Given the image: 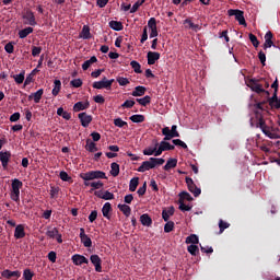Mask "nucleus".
I'll return each instance as SVG.
<instances>
[{
  "label": "nucleus",
  "mask_w": 280,
  "mask_h": 280,
  "mask_svg": "<svg viewBox=\"0 0 280 280\" xmlns=\"http://www.w3.org/2000/svg\"><path fill=\"white\" fill-rule=\"evenodd\" d=\"M140 222L142 226H152V218H150V214L148 213L140 217Z\"/></svg>",
  "instance_id": "obj_30"
},
{
  "label": "nucleus",
  "mask_w": 280,
  "mask_h": 280,
  "mask_svg": "<svg viewBox=\"0 0 280 280\" xmlns=\"http://www.w3.org/2000/svg\"><path fill=\"white\" fill-rule=\"evenodd\" d=\"M229 16H235V21H237L241 25L246 26V19L244 18V11L237 9H230L228 11Z\"/></svg>",
  "instance_id": "obj_8"
},
{
  "label": "nucleus",
  "mask_w": 280,
  "mask_h": 280,
  "mask_svg": "<svg viewBox=\"0 0 280 280\" xmlns=\"http://www.w3.org/2000/svg\"><path fill=\"white\" fill-rule=\"evenodd\" d=\"M271 110H279L280 98L277 96V92H273L272 96L267 100Z\"/></svg>",
  "instance_id": "obj_13"
},
{
  "label": "nucleus",
  "mask_w": 280,
  "mask_h": 280,
  "mask_svg": "<svg viewBox=\"0 0 280 280\" xmlns=\"http://www.w3.org/2000/svg\"><path fill=\"white\" fill-rule=\"evenodd\" d=\"M160 145L162 147V150H164V152H167L170 150H174L175 149L174 144H171L166 140L161 141Z\"/></svg>",
  "instance_id": "obj_41"
},
{
  "label": "nucleus",
  "mask_w": 280,
  "mask_h": 280,
  "mask_svg": "<svg viewBox=\"0 0 280 280\" xmlns=\"http://www.w3.org/2000/svg\"><path fill=\"white\" fill-rule=\"evenodd\" d=\"M14 237L15 240H23L25 237V225L19 224L15 226Z\"/></svg>",
  "instance_id": "obj_21"
},
{
  "label": "nucleus",
  "mask_w": 280,
  "mask_h": 280,
  "mask_svg": "<svg viewBox=\"0 0 280 280\" xmlns=\"http://www.w3.org/2000/svg\"><path fill=\"white\" fill-rule=\"evenodd\" d=\"M249 40L254 47H259V39H257V36L255 34H249Z\"/></svg>",
  "instance_id": "obj_54"
},
{
  "label": "nucleus",
  "mask_w": 280,
  "mask_h": 280,
  "mask_svg": "<svg viewBox=\"0 0 280 280\" xmlns=\"http://www.w3.org/2000/svg\"><path fill=\"white\" fill-rule=\"evenodd\" d=\"M188 253H190V255H192L194 257H196V255H198V253L200 252V249L198 248V245H189L187 247Z\"/></svg>",
  "instance_id": "obj_49"
},
{
  "label": "nucleus",
  "mask_w": 280,
  "mask_h": 280,
  "mask_svg": "<svg viewBox=\"0 0 280 280\" xmlns=\"http://www.w3.org/2000/svg\"><path fill=\"white\" fill-rule=\"evenodd\" d=\"M13 80L16 84H23L25 82V71H22L20 74L13 75Z\"/></svg>",
  "instance_id": "obj_42"
},
{
  "label": "nucleus",
  "mask_w": 280,
  "mask_h": 280,
  "mask_svg": "<svg viewBox=\"0 0 280 280\" xmlns=\"http://www.w3.org/2000/svg\"><path fill=\"white\" fill-rule=\"evenodd\" d=\"M12 159V153L10 151H1L0 152V163L2 165V170H8V165H10V160Z\"/></svg>",
  "instance_id": "obj_10"
},
{
  "label": "nucleus",
  "mask_w": 280,
  "mask_h": 280,
  "mask_svg": "<svg viewBox=\"0 0 280 280\" xmlns=\"http://www.w3.org/2000/svg\"><path fill=\"white\" fill-rule=\"evenodd\" d=\"M179 200H182V202H185V200L191 202V200H194V197H191V195L187 191H182L179 194Z\"/></svg>",
  "instance_id": "obj_39"
},
{
  "label": "nucleus",
  "mask_w": 280,
  "mask_h": 280,
  "mask_svg": "<svg viewBox=\"0 0 280 280\" xmlns=\"http://www.w3.org/2000/svg\"><path fill=\"white\" fill-rule=\"evenodd\" d=\"M90 261L93 264L96 272H102V258L97 254L91 255Z\"/></svg>",
  "instance_id": "obj_15"
},
{
  "label": "nucleus",
  "mask_w": 280,
  "mask_h": 280,
  "mask_svg": "<svg viewBox=\"0 0 280 280\" xmlns=\"http://www.w3.org/2000/svg\"><path fill=\"white\" fill-rule=\"evenodd\" d=\"M143 3H145V0H138L130 9V14H135V12H137V10H139Z\"/></svg>",
  "instance_id": "obj_47"
},
{
  "label": "nucleus",
  "mask_w": 280,
  "mask_h": 280,
  "mask_svg": "<svg viewBox=\"0 0 280 280\" xmlns=\"http://www.w3.org/2000/svg\"><path fill=\"white\" fill-rule=\"evenodd\" d=\"M79 237L81 240V244H83L85 248H91V246H93V241H91V237L86 235V233L84 232V228L80 229Z\"/></svg>",
  "instance_id": "obj_12"
},
{
  "label": "nucleus",
  "mask_w": 280,
  "mask_h": 280,
  "mask_svg": "<svg viewBox=\"0 0 280 280\" xmlns=\"http://www.w3.org/2000/svg\"><path fill=\"white\" fill-rule=\"evenodd\" d=\"M40 51H43V48H42V47L32 46V56H33L34 58L40 56Z\"/></svg>",
  "instance_id": "obj_57"
},
{
  "label": "nucleus",
  "mask_w": 280,
  "mask_h": 280,
  "mask_svg": "<svg viewBox=\"0 0 280 280\" xmlns=\"http://www.w3.org/2000/svg\"><path fill=\"white\" fill-rule=\"evenodd\" d=\"M174 145H179V148H183L184 150H187V143L183 142L180 139H174L173 140Z\"/></svg>",
  "instance_id": "obj_60"
},
{
  "label": "nucleus",
  "mask_w": 280,
  "mask_h": 280,
  "mask_svg": "<svg viewBox=\"0 0 280 280\" xmlns=\"http://www.w3.org/2000/svg\"><path fill=\"white\" fill-rule=\"evenodd\" d=\"M110 174L114 177L119 176V164H117V162H114L110 164Z\"/></svg>",
  "instance_id": "obj_40"
},
{
  "label": "nucleus",
  "mask_w": 280,
  "mask_h": 280,
  "mask_svg": "<svg viewBox=\"0 0 280 280\" xmlns=\"http://www.w3.org/2000/svg\"><path fill=\"white\" fill-rule=\"evenodd\" d=\"M129 119L130 121H132V124H143V121H145V116L141 114H136L129 117Z\"/></svg>",
  "instance_id": "obj_32"
},
{
  "label": "nucleus",
  "mask_w": 280,
  "mask_h": 280,
  "mask_svg": "<svg viewBox=\"0 0 280 280\" xmlns=\"http://www.w3.org/2000/svg\"><path fill=\"white\" fill-rule=\"evenodd\" d=\"M89 106H91V104L89 102H77L73 105V110L74 113H80L81 110H86V108H89Z\"/></svg>",
  "instance_id": "obj_23"
},
{
  "label": "nucleus",
  "mask_w": 280,
  "mask_h": 280,
  "mask_svg": "<svg viewBox=\"0 0 280 280\" xmlns=\"http://www.w3.org/2000/svg\"><path fill=\"white\" fill-rule=\"evenodd\" d=\"M154 158H150L149 161L142 162V164L138 167L137 172H150V170H154Z\"/></svg>",
  "instance_id": "obj_11"
},
{
  "label": "nucleus",
  "mask_w": 280,
  "mask_h": 280,
  "mask_svg": "<svg viewBox=\"0 0 280 280\" xmlns=\"http://www.w3.org/2000/svg\"><path fill=\"white\" fill-rule=\"evenodd\" d=\"M256 128H259L261 132L265 133V137H268L269 139H279L277 129L268 126L266 119H264V116L259 114V112H256Z\"/></svg>",
  "instance_id": "obj_1"
},
{
  "label": "nucleus",
  "mask_w": 280,
  "mask_h": 280,
  "mask_svg": "<svg viewBox=\"0 0 280 280\" xmlns=\"http://www.w3.org/2000/svg\"><path fill=\"white\" fill-rule=\"evenodd\" d=\"M54 89H52V95L54 97L58 96V93H60V89H62V82L60 80L54 81Z\"/></svg>",
  "instance_id": "obj_36"
},
{
  "label": "nucleus",
  "mask_w": 280,
  "mask_h": 280,
  "mask_svg": "<svg viewBox=\"0 0 280 280\" xmlns=\"http://www.w3.org/2000/svg\"><path fill=\"white\" fill-rule=\"evenodd\" d=\"M113 82H115V79L108 80L106 77H104L101 81H95L92 86L93 89H106V91H110V89H113Z\"/></svg>",
  "instance_id": "obj_6"
},
{
  "label": "nucleus",
  "mask_w": 280,
  "mask_h": 280,
  "mask_svg": "<svg viewBox=\"0 0 280 280\" xmlns=\"http://www.w3.org/2000/svg\"><path fill=\"white\" fill-rule=\"evenodd\" d=\"M34 32V28L32 26L25 27L24 30H21L19 32V38H27L30 34Z\"/></svg>",
  "instance_id": "obj_33"
},
{
  "label": "nucleus",
  "mask_w": 280,
  "mask_h": 280,
  "mask_svg": "<svg viewBox=\"0 0 280 280\" xmlns=\"http://www.w3.org/2000/svg\"><path fill=\"white\" fill-rule=\"evenodd\" d=\"M145 86L143 85H138L135 88V90L132 91L131 95L133 97H143V95H145Z\"/></svg>",
  "instance_id": "obj_25"
},
{
  "label": "nucleus",
  "mask_w": 280,
  "mask_h": 280,
  "mask_svg": "<svg viewBox=\"0 0 280 280\" xmlns=\"http://www.w3.org/2000/svg\"><path fill=\"white\" fill-rule=\"evenodd\" d=\"M85 150H88V152H97V144H95V142L91 141V140H86V145H85Z\"/></svg>",
  "instance_id": "obj_38"
},
{
  "label": "nucleus",
  "mask_w": 280,
  "mask_h": 280,
  "mask_svg": "<svg viewBox=\"0 0 280 280\" xmlns=\"http://www.w3.org/2000/svg\"><path fill=\"white\" fill-rule=\"evenodd\" d=\"M23 187V182L19 178L12 179L10 198L13 202H21V188Z\"/></svg>",
  "instance_id": "obj_3"
},
{
  "label": "nucleus",
  "mask_w": 280,
  "mask_h": 280,
  "mask_svg": "<svg viewBox=\"0 0 280 280\" xmlns=\"http://www.w3.org/2000/svg\"><path fill=\"white\" fill-rule=\"evenodd\" d=\"M59 178H61L63 183H69V180H71V176H69V174L65 171L59 173Z\"/></svg>",
  "instance_id": "obj_55"
},
{
  "label": "nucleus",
  "mask_w": 280,
  "mask_h": 280,
  "mask_svg": "<svg viewBox=\"0 0 280 280\" xmlns=\"http://www.w3.org/2000/svg\"><path fill=\"white\" fill-rule=\"evenodd\" d=\"M2 277L4 279H19L21 277V271L15 270V271H11L10 269H5L2 271Z\"/></svg>",
  "instance_id": "obj_17"
},
{
  "label": "nucleus",
  "mask_w": 280,
  "mask_h": 280,
  "mask_svg": "<svg viewBox=\"0 0 280 280\" xmlns=\"http://www.w3.org/2000/svg\"><path fill=\"white\" fill-rule=\"evenodd\" d=\"M80 178L84 180L85 187H91V180H100L105 179L108 180V177L106 176V173L104 171H89L86 173H81Z\"/></svg>",
  "instance_id": "obj_2"
},
{
  "label": "nucleus",
  "mask_w": 280,
  "mask_h": 280,
  "mask_svg": "<svg viewBox=\"0 0 280 280\" xmlns=\"http://www.w3.org/2000/svg\"><path fill=\"white\" fill-rule=\"evenodd\" d=\"M110 211H113V206L110 205V202H105L102 208L103 217L107 220H110Z\"/></svg>",
  "instance_id": "obj_27"
},
{
  "label": "nucleus",
  "mask_w": 280,
  "mask_h": 280,
  "mask_svg": "<svg viewBox=\"0 0 280 280\" xmlns=\"http://www.w3.org/2000/svg\"><path fill=\"white\" fill-rule=\"evenodd\" d=\"M81 38L84 40H89V38H91V27H89V25L83 26L81 31Z\"/></svg>",
  "instance_id": "obj_35"
},
{
  "label": "nucleus",
  "mask_w": 280,
  "mask_h": 280,
  "mask_svg": "<svg viewBox=\"0 0 280 280\" xmlns=\"http://www.w3.org/2000/svg\"><path fill=\"white\" fill-rule=\"evenodd\" d=\"M71 86H73L74 89H80V86H82V79H73L70 82Z\"/></svg>",
  "instance_id": "obj_62"
},
{
  "label": "nucleus",
  "mask_w": 280,
  "mask_h": 280,
  "mask_svg": "<svg viewBox=\"0 0 280 280\" xmlns=\"http://www.w3.org/2000/svg\"><path fill=\"white\" fill-rule=\"evenodd\" d=\"M118 209L119 211H121V213H124V215H126V218H130V213H132V209L130 208V206L124 203H119L118 205Z\"/></svg>",
  "instance_id": "obj_29"
},
{
  "label": "nucleus",
  "mask_w": 280,
  "mask_h": 280,
  "mask_svg": "<svg viewBox=\"0 0 280 280\" xmlns=\"http://www.w3.org/2000/svg\"><path fill=\"white\" fill-rule=\"evenodd\" d=\"M178 205H179V211H189L191 209L190 206L185 205V201L178 200Z\"/></svg>",
  "instance_id": "obj_59"
},
{
  "label": "nucleus",
  "mask_w": 280,
  "mask_h": 280,
  "mask_svg": "<svg viewBox=\"0 0 280 280\" xmlns=\"http://www.w3.org/2000/svg\"><path fill=\"white\" fill-rule=\"evenodd\" d=\"M258 59L261 62L262 67H266V52H264L262 50H260L258 52Z\"/></svg>",
  "instance_id": "obj_64"
},
{
  "label": "nucleus",
  "mask_w": 280,
  "mask_h": 280,
  "mask_svg": "<svg viewBox=\"0 0 280 280\" xmlns=\"http://www.w3.org/2000/svg\"><path fill=\"white\" fill-rule=\"evenodd\" d=\"M198 242H199V238H198V235H196V234H190V235L186 238V243H187V244L196 245V244H198Z\"/></svg>",
  "instance_id": "obj_44"
},
{
  "label": "nucleus",
  "mask_w": 280,
  "mask_h": 280,
  "mask_svg": "<svg viewBox=\"0 0 280 280\" xmlns=\"http://www.w3.org/2000/svg\"><path fill=\"white\" fill-rule=\"evenodd\" d=\"M58 228H52L51 230H48L46 232L47 237H50V240H54L58 235Z\"/></svg>",
  "instance_id": "obj_52"
},
{
  "label": "nucleus",
  "mask_w": 280,
  "mask_h": 280,
  "mask_svg": "<svg viewBox=\"0 0 280 280\" xmlns=\"http://www.w3.org/2000/svg\"><path fill=\"white\" fill-rule=\"evenodd\" d=\"M174 207H170L168 209H164L162 211V218L164 220V222H170V218H172V215H174Z\"/></svg>",
  "instance_id": "obj_28"
},
{
  "label": "nucleus",
  "mask_w": 280,
  "mask_h": 280,
  "mask_svg": "<svg viewBox=\"0 0 280 280\" xmlns=\"http://www.w3.org/2000/svg\"><path fill=\"white\" fill-rule=\"evenodd\" d=\"M186 185L188 187V190L195 198H198L200 194H202V190L196 186V183H194V179L191 177H186Z\"/></svg>",
  "instance_id": "obj_9"
},
{
  "label": "nucleus",
  "mask_w": 280,
  "mask_h": 280,
  "mask_svg": "<svg viewBox=\"0 0 280 280\" xmlns=\"http://www.w3.org/2000/svg\"><path fill=\"white\" fill-rule=\"evenodd\" d=\"M273 35L272 32H267L265 34V44H264V49H270V47L275 46V43L272 42Z\"/></svg>",
  "instance_id": "obj_20"
},
{
  "label": "nucleus",
  "mask_w": 280,
  "mask_h": 280,
  "mask_svg": "<svg viewBox=\"0 0 280 280\" xmlns=\"http://www.w3.org/2000/svg\"><path fill=\"white\" fill-rule=\"evenodd\" d=\"M23 279L24 280H32V279H34V272L31 269H24V271H23Z\"/></svg>",
  "instance_id": "obj_50"
},
{
  "label": "nucleus",
  "mask_w": 280,
  "mask_h": 280,
  "mask_svg": "<svg viewBox=\"0 0 280 280\" xmlns=\"http://www.w3.org/2000/svg\"><path fill=\"white\" fill-rule=\"evenodd\" d=\"M176 165H178V160L174 158H170L166 164L164 165L163 170H165V172H170V170H174Z\"/></svg>",
  "instance_id": "obj_26"
},
{
  "label": "nucleus",
  "mask_w": 280,
  "mask_h": 280,
  "mask_svg": "<svg viewBox=\"0 0 280 280\" xmlns=\"http://www.w3.org/2000/svg\"><path fill=\"white\" fill-rule=\"evenodd\" d=\"M246 86L250 89L254 93H257L258 95L261 93H266V95H270V92L266 91L264 89V84L259 83L258 79H249L245 81Z\"/></svg>",
  "instance_id": "obj_4"
},
{
  "label": "nucleus",
  "mask_w": 280,
  "mask_h": 280,
  "mask_svg": "<svg viewBox=\"0 0 280 280\" xmlns=\"http://www.w3.org/2000/svg\"><path fill=\"white\" fill-rule=\"evenodd\" d=\"M71 259H72V262L74 264V266H82V264H89V258H86L80 254H74L71 257Z\"/></svg>",
  "instance_id": "obj_18"
},
{
  "label": "nucleus",
  "mask_w": 280,
  "mask_h": 280,
  "mask_svg": "<svg viewBox=\"0 0 280 280\" xmlns=\"http://www.w3.org/2000/svg\"><path fill=\"white\" fill-rule=\"evenodd\" d=\"M81 126H83V128H89V125L91 124V121H93V116L88 115L86 113H80L78 115Z\"/></svg>",
  "instance_id": "obj_14"
},
{
  "label": "nucleus",
  "mask_w": 280,
  "mask_h": 280,
  "mask_svg": "<svg viewBox=\"0 0 280 280\" xmlns=\"http://www.w3.org/2000/svg\"><path fill=\"white\" fill-rule=\"evenodd\" d=\"M114 126H116L117 128H128V122L124 121L121 118H116L114 119Z\"/></svg>",
  "instance_id": "obj_45"
},
{
  "label": "nucleus",
  "mask_w": 280,
  "mask_h": 280,
  "mask_svg": "<svg viewBox=\"0 0 280 280\" xmlns=\"http://www.w3.org/2000/svg\"><path fill=\"white\" fill-rule=\"evenodd\" d=\"M97 62V57L92 56L89 60L84 61L82 65L83 71H88V69L91 67V65H95Z\"/></svg>",
  "instance_id": "obj_34"
},
{
  "label": "nucleus",
  "mask_w": 280,
  "mask_h": 280,
  "mask_svg": "<svg viewBox=\"0 0 280 280\" xmlns=\"http://www.w3.org/2000/svg\"><path fill=\"white\" fill-rule=\"evenodd\" d=\"M176 125H173L170 129V127H164L162 129V135L164 136V141H170L174 139V137H180V133H178V130Z\"/></svg>",
  "instance_id": "obj_7"
},
{
  "label": "nucleus",
  "mask_w": 280,
  "mask_h": 280,
  "mask_svg": "<svg viewBox=\"0 0 280 280\" xmlns=\"http://www.w3.org/2000/svg\"><path fill=\"white\" fill-rule=\"evenodd\" d=\"M60 191V187L51 186L50 187V198H56Z\"/></svg>",
  "instance_id": "obj_63"
},
{
  "label": "nucleus",
  "mask_w": 280,
  "mask_h": 280,
  "mask_svg": "<svg viewBox=\"0 0 280 280\" xmlns=\"http://www.w3.org/2000/svg\"><path fill=\"white\" fill-rule=\"evenodd\" d=\"M4 50L7 51V54H14V42H9L4 46Z\"/></svg>",
  "instance_id": "obj_56"
},
{
  "label": "nucleus",
  "mask_w": 280,
  "mask_h": 280,
  "mask_svg": "<svg viewBox=\"0 0 280 280\" xmlns=\"http://www.w3.org/2000/svg\"><path fill=\"white\" fill-rule=\"evenodd\" d=\"M91 187H92V191L95 189H102V187H104V183L102 180L92 182Z\"/></svg>",
  "instance_id": "obj_58"
},
{
  "label": "nucleus",
  "mask_w": 280,
  "mask_h": 280,
  "mask_svg": "<svg viewBox=\"0 0 280 280\" xmlns=\"http://www.w3.org/2000/svg\"><path fill=\"white\" fill-rule=\"evenodd\" d=\"M136 101L138 102V104H140V106H148V104H150V102H152V97L147 95L142 98H137Z\"/></svg>",
  "instance_id": "obj_43"
},
{
  "label": "nucleus",
  "mask_w": 280,
  "mask_h": 280,
  "mask_svg": "<svg viewBox=\"0 0 280 280\" xmlns=\"http://www.w3.org/2000/svg\"><path fill=\"white\" fill-rule=\"evenodd\" d=\"M109 27L115 32H121V30H124V24L119 21L113 20L109 22Z\"/></svg>",
  "instance_id": "obj_31"
},
{
  "label": "nucleus",
  "mask_w": 280,
  "mask_h": 280,
  "mask_svg": "<svg viewBox=\"0 0 280 280\" xmlns=\"http://www.w3.org/2000/svg\"><path fill=\"white\" fill-rule=\"evenodd\" d=\"M22 19L24 21V25H31L32 27H35V25H37L36 15H34V12L31 9H26L22 13Z\"/></svg>",
  "instance_id": "obj_5"
},
{
  "label": "nucleus",
  "mask_w": 280,
  "mask_h": 280,
  "mask_svg": "<svg viewBox=\"0 0 280 280\" xmlns=\"http://www.w3.org/2000/svg\"><path fill=\"white\" fill-rule=\"evenodd\" d=\"M148 27L149 30H156V19L155 18H150L148 21Z\"/></svg>",
  "instance_id": "obj_61"
},
{
  "label": "nucleus",
  "mask_w": 280,
  "mask_h": 280,
  "mask_svg": "<svg viewBox=\"0 0 280 280\" xmlns=\"http://www.w3.org/2000/svg\"><path fill=\"white\" fill-rule=\"evenodd\" d=\"M229 226H231V224L226 223L224 220L219 221L220 233H224V231H226V229H229Z\"/></svg>",
  "instance_id": "obj_53"
},
{
  "label": "nucleus",
  "mask_w": 280,
  "mask_h": 280,
  "mask_svg": "<svg viewBox=\"0 0 280 280\" xmlns=\"http://www.w3.org/2000/svg\"><path fill=\"white\" fill-rule=\"evenodd\" d=\"M130 67L133 69L135 73H142V71H141V63H139V61L132 60L130 62Z\"/></svg>",
  "instance_id": "obj_46"
},
{
  "label": "nucleus",
  "mask_w": 280,
  "mask_h": 280,
  "mask_svg": "<svg viewBox=\"0 0 280 280\" xmlns=\"http://www.w3.org/2000/svg\"><path fill=\"white\" fill-rule=\"evenodd\" d=\"M94 196H96V198H101L102 200H115V195L108 190L106 191H95Z\"/></svg>",
  "instance_id": "obj_16"
},
{
  "label": "nucleus",
  "mask_w": 280,
  "mask_h": 280,
  "mask_svg": "<svg viewBox=\"0 0 280 280\" xmlns=\"http://www.w3.org/2000/svg\"><path fill=\"white\" fill-rule=\"evenodd\" d=\"M43 93H45V91L39 89L37 92L32 93L28 96V100H34L35 104H40V100H43Z\"/></svg>",
  "instance_id": "obj_22"
},
{
  "label": "nucleus",
  "mask_w": 280,
  "mask_h": 280,
  "mask_svg": "<svg viewBox=\"0 0 280 280\" xmlns=\"http://www.w3.org/2000/svg\"><path fill=\"white\" fill-rule=\"evenodd\" d=\"M137 187H139V177H133L129 183V191H137Z\"/></svg>",
  "instance_id": "obj_37"
},
{
  "label": "nucleus",
  "mask_w": 280,
  "mask_h": 280,
  "mask_svg": "<svg viewBox=\"0 0 280 280\" xmlns=\"http://www.w3.org/2000/svg\"><path fill=\"white\" fill-rule=\"evenodd\" d=\"M116 82H118L119 86H128L130 84V80L124 77H117Z\"/></svg>",
  "instance_id": "obj_48"
},
{
  "label": "nucleus",
  "mask_w": 280,
  "mask_h": 280,
  "mask_svg": "<svg viewBox=\"0 0 280 280\" xmlns=\"http://www.w3.org/2000/svg\"><path fill=\"white\" fill-rule=\"evenodd\" d=\"M153 143H154V148L148 147L142 151L144 156H154V152H156V148H159V141L153 140Z\"/></svg>",
  "instance_id": "obj_24"
},
{
  "label": "nucleus",
  "mask_w": 280,
  "mask_h": 280,
  "mask_svg": "<svg viewBox=\"0 0 280 280\" xmlns=\"http://www.w3.org/2000/svg\"><path fill=\"white\" fill-rule=\"evenodd\" d=\"M161 59V54L156 51H149L147 54L148 65H156V60Z\"/></svg>",
  "instance_id": "obj_19"
},
{
  "label": "nucleus",
  "mask_w": 280,
  "mask_h": 280,
  "mask_svg": "<svg viewBox=\"0 0 280 280\" xmlns=\"http://www.w3.org/2000/svg\"><path fill=\"white\" fill-rule=\"evenodd\" d=\"M172 231H174V221H166L164 233H172Z\"/></svg>",
  "instance_id": "obj_51"
}]
</instances>
